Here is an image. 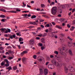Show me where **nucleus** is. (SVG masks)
Listing matches in <instances>:
<instances>
[{
	"instance_id": "obj_35",
	"label": "nucleus",
	"mask_w": 75,
	"mask_h": 75,
	"mask_svg": "<svg viewBox=\"0 0 75 75\" xmlns=\"http://www.w3.org/2000/svg\"><path fill=\"white\" fill-rule=\"evenodd\" d=\"M23 53L24 54H27V53H28V52L27 51H23Z\"/></svg>"
},
{
	"instance_id": "obj_38",
	"label": "nucleus",
	"mask_w": 75,
	"mask_h": 75,
	"mask_svg": "<svg viewBox=\"0 0 75 75\" xmlns=\"http://www.w3.org/2000/svg\"><path fill=\"white\" fill-rule=\"evenodd\" d=\"M41 7L42 8L44 7H45V5L44 4H41Z\"/></svg>"
},
{
	"instance_id": "obj_31",
	"label": "nucleus",
	"mask_w": 75,
	"mask_h": 75,
	"mask_svg": "<svg viewBox=\"0 0 75 75\" xmlns=\"http://www.w3.org/2000/svg\"><path fill=\"white\" fill-rule=\"evenodd\" d=\"M13 68L14 70L17 69V68L16 66H14L13 67Z\"/></svg>"
},
{
	"instance_id": "obj_45",
	"label": "nucleus",
	"mask_w": 75,
	"mask_h": 75,
	"mask_svg": "<svg viewBox=\"0 0 75 75\" xmlns=\"http://www.w3.org/2000/svg\"><path fill=\"white\" fill-rule=\"evenodd\" d=\"M38 37H42V34H41L39 35H38Z\"/></svg>"
},
{
	"instance_id": "obj_32",
	"label": "nucleus",
	"mask_w": 75,
	"mask_h": 75,
	"mask_svg": "<svg viewBox=\"0 0 75 75\" xmlns=\"http://www.w3.org/2000/svg\"><path fill=\"white\" fill-rule=\"evenodd\" d=\"M54 53L56 54H57V55H58V52L57 51H55Z\"/></svg>"
},
{
	"instance_id": "obj_37",
	"label": "nucleus",
	"mask_w": 75,
	"mask_h": 75,
	"mask_svg": "<svg viewBox=\"0 0 75 75\" xmlns=\"http://www.w3.org/2000/svg\"><path fill=\"white\" fill-rule=\"evenodd\" d=\"M63 50H60V52H61L62 54H63L64 52V49H62Z\"/></svg>"
},
{
	"instance_id": "obj_41",
	"label": "nucleus",
	"mask_w": 75,
	"mask_h": 75,
	"mask_svg": "<svg viewBox=\"0 0 75 75\" xmlns=\"http://www.w3.org/2000/svg\"><path fill=\"white\" fill-rule=\"evenodd\" d=\"M34 26H31L29 27H28V28H29L31 29L32 28H34Z\"/></svg>"
},
{
	"instance_id": "obj_47",
	"label": "nucleus",
	"mask_w": 75,
	"mask_h": 75,
	"mask_svg": "<svg viewBox=\"0 0 75 75\" xmlns=\"http://www.w3.org/2000/svg\"><path fill=\"white\" fill-rule=\"evenodd\" d=\"M5 30H6V29L5 28H2V29H1L0 30H1V31H4Z\"/></svg>"
},
{
	"instance_id": "obj_18",
	"label": "nucleus",
	"mask_w": 75,
	"mask_h": 75,
	"mask_svg": "<svg viewBox=\"0 0 75 75\" xmlns=\"http://www.w3.org/2000/svg\"><path fill=\"white\" fill-rule=\"evenodd\" d=\"M41 42L43 44H45V39L44 38H42L41 39Z\"/></svg>"
},
{
	"instance_id": "obj_46",
	"label": "nucleus",
	"mask_w": 75,
	"mask_h": 75,
	"mask_svg": "<svg viewBox=\"0 0 75 75\" xmlns=\"http://www.w3.org/2000/svg\"><path fill=\"white\" fill-rule=\"evenodd\" d=\"M67 27H68V28H70V27H71V26L69 25V24H68L67 25Z\"/></svg>"
},
{
	"instance_id": "obj_36",
	"label": "nucleus",
	"mask_w": 75,
	"mask_h": 75,
	"mask_svg": "<svg viewBox=\"0 0 75 75\" xmlns=\"http://www.w3.org/2000/svg\"><path fill=\"white\" fill-rule=\"evenodd\" d=\"M47 33H45L43 34V35H42V37H45V36H46V35H47Z\"/></svg>"
},
{
	"instance_id": "obj_56",
	"label": "nucleus",
	"mask_w": 75,
	"mask_h": 75,
	"mask_svg": "<svg viewBox=\"0 0 75 75\" xmlns=\"http://www.w3.org/2000/svg\"><path fill=\"white\" fill-rule=\"evenodd\" d=\"M36 40H40V38L38 37H37L36 38Z\"/></svg>"
},
{
	"instance_id": "obj_3",
	"label": "nucleus",
	"mask_w": 75,
	"mask_h": 75,
	"mask_svg": "<svg viewBox=\"0 0 75 75\" xmlns=\"http://www.w3.org/2000/svg\"><path fill=\"white\" fill-rule=\"evenodd\" d=\"M52 63L53 64L56 66V67H61V64H59L58 62H56V61L55 60H53L52 61Z\"/></svg>"
},
{
	"instance_id": "obj_12",
	"label": "nucleus",
	"mask_w": 75,
	"mask_h": 75,
	"mask_svg": "<svg viewBox=\"0 0 75 75\" xmlns=\"http://www.w3.org/2000/svg\"><path fill=\"white\" fill-rule=\"evenodd\" d=\"M29 24H33V25H37V24L35 22H30Z\"/></svg>"
},
{
	"instance_id": "obj_25",
	"label": "nucleus",
	"mask_w": 75,
	"mask_h": 75,
	"mask_svg": "<svg viewBox=\"0 0 75 75\" xmlns=\"http://www.w3.org/2000/svg\"><path fill=\"white\" fill-rule=\"evenodd\" d=\"M14 58V56L13 57H9L8 58V59H9V60H11V59H13Z\"/></svg>"
},
{
	"instance_id": "obj_51",
	"label": "nucleus",
	"mask_w": 75,
	"mask_h": 75,
	"mask_svg": "<svg viewBox=\"0 0 75 75\" xmlns=\"http://www.w3.org/2000/svg\"><path fill=\"white\" fill-rule=\"evenodd\" d=\"M16 11H21V10H19V9H18V8H16Z\"/></svg>"
},
{
	"instance_id": "obj_39",
	"label": "nucleus",
	"mask_w": 75,
	"mask_h": 75,
	"mask_svg": "<svg viewBox=\"0 0 75 75\" xmlns=\"http://www.w3.org/2000/svg\"><path fill=\"white\" fill-rule=\"evenodd\" d=\"M55 4V2H52V3L50 4V6H51V5H54Z\"/></svg>"
},
{
	"instance_id": "obj_59",
	"label": "nucleus",
	"mask_w": 75,
	"mask_h": 75,
	"mask_svg": "<svg viewBox=\"0 0 75 75\" xmlns=\"http://www.w3.org/2000/svg\"><path fill=\"white\" fill-rule=\"evenodd\" d=\"M45 32H46V33H48V29H46L45 30Z\"/></svg>"
},
{
	"instance_id": "obj_2",
	"label": "nucleus",
	"mask_w": 75,
	"mask_h": 75,
	"mask_svg": "<svg viewBox=\"0 0 75 75\" xmlns=\"http://www.w3.org/2000/svg\"><path fill=\"white\" fill-rule=\"evenodd\" d=\"M68 69L71 72H75V68L73 67L71 65L69 66L68 67Z\"/></svg>"
},
{
	"instance_id": "obj_64",
	"label": "nucleus",
	"mask_w": 75,
	"mask_h": 75,
	"mask_svg": "<svg viewBox=\"0 0 75 75\" xmlns=\"http://www.w3.org/2000/svg\"><path fill=\"white\" fill-rule=\"evenodd\" d=\"M73 24H75V20H74L73 21Z\"/></svg>"
},
{
	"instance_id": "obj_9",
	"label": "nucleus",
	"mask_w": 75,
	"mask_h": 75,
	"mask_svg": "<svg viewBox=\"0 0 75 75\" xmlns=\"http://www.w3.org/2000/svg\"><path fill=\"white\" fill-rule=\"evenodd\" d=\"M39 70L40 71V74L39 75H42L43 73H44V71H43V70H42V69L40 68L39 69Z\"/></svg>"
},
{
	"instance_id": "obj_14",
	"label": "nucleus",
	"mask_w": 75,
	"mask_h": 75,
	"mask_svg": "<svg viewBox=\"0 0 75 75\" xmlns=\"http://www.w3.org/2000/svg\"><path fill=\"white\" fill-rule=\"evenodd\" d=\"M7 30H6L5 32V33H10L11 32V30L9 29H7Z\"/></svg>"
},
{
	"instance_id": "obj_26",
	"label": "nucleus",
	"mask_w": 75,
	"mask_h": 75,
	"mask_svg": "<svg viewBox=\"0 0 75 75\" xmlns=\"http://www.w3.org/2000/svg\"><path fill=\"white\" fill-rule=\"evenodd\" d=\"M36 18V16L35 15H33L31 17V18Z\"/></svg>"
},
{
	"instance_id": "obj_57",
	"label": "nucleus",
	"mask_w": 75,
	"mask_h": 75,
	"mask_svg": "<svg viewBox=\"0 0 75 75\" xmlns=\"http://www.w3.org/2000/svg\"><path fill=\"white\" fill-rule=\"evenodd\" d=\"M41 49H42V50H44V47L43 46L41 47Z\"/></svg>"
},
{
	"instance_id": "obj_55",
	"label": "nucleus",
	"mask_w": 75,
	"mask_h": 75,
	"mask_svg": "<svg viewBox=\"0 0 75 75\" xmlns=\"http://www.w3.org/2000/svg\"><path fill=\"white\" fill-rule=\"evenodd\" d=\"M62 25L64 27V26H65L66 25H65V23H63L62 24Z\"/></svg>"
},
{
	"instance_id": "obj_49",
	"label": "nucleus",
	"mask_w": 75,
	"mask_h": 75,
	"mask_svg": "<svg viewBox=\"0 0 75 75\" xmlns=\"http://www.w3.org/2000/svg\"><path fill=\"white\" fill-rule=\"evenodd\" d=\"M68 70V68L66 67H64V70Z\"/></svg>"
},
{
	"instance_id": "obj_1",
	"label": "nucleus",
	"mask_w": 75,
	"mask_h": 75,
	"mask_svg": "<svg viewBox=\"0 0 75 75\" xmlns=\"http://www.w3.org/2000/svg\"><path fill=\"white\" fill-rule=\"evenodd\" d=\"M57 12V8L56 7H53L51 10V13L53 15H55Z\"/></svg>"
},
{
	"instance_id": "obj_52",
	"label": "nucleus",
	"mask_w": 75,
	"mask_h": 75,
	"mask_svg": "<svg viewBox=\"0 0 75 75\" xmlns=\"http://www.w3.org/2000/svg\"><path fill=\"white\" fill-rule=\"evenodd\" d=\"M23 5L24 7H25V6H26V4H25L24 3V2H23Z\"/></svg>"
},
{
	"instance_id": "obj_60",
	"label": "nucleus",
	"mask_w": 75,
	"mask_h": 75,
	"mask_svg": "<svg viewBox=\"0 0 75 75\" xmlns=\"http://www.w3.org/2000/svg\"><path fill=\"white\" fill-rule=\"evenodd\" d=\"M40 27H41L42 28H44V26L43 25H40Z\"/></svg>"
},
{
	"instance_id": "obj_27",
	"label": "nucleus",
	"mask_w": 75,
	"mask_h": 75,
	"mask_svg": "<svg viewBox=\"0 0 75 75\" xmlns=\"http://www.w3.org/2000/svg\"><path fill=\"white\" fill-rule=\"evenodd\" d=\"M0 17L1 18H4L5 17V16L3 15H1L0 16Z\"/></svg>"
},
{
	"instance_id": "obj_23",
	"label": "nucleus",
	"mask_w": 75,
	"mask_h": 75,
	"mask_svg": "<svg viewBox=\"0 0 75 75\" xmlns=\"http://www.w3.org/2000/svg\"><path fill=\"white\" fill-rule=\"evenodd\" d=\"M5 21H7V19L6 18L2 19L1 20V21L2 22H5Z\"/></svg>"
},
{
	"instance_id": "obj_19",
	"label": "nucleus",
	"mask_w": 75,
	"mask_h": 75,
	"mask_svg": "<svg viewBox=\"0 0 75 75\" xmlns=\"http://www.w3.org/2000/svg\"><path fill=\"white\" fill-rule=\"evenodd\" d=\"M0 11H3V12H4V13L6 12V11L4 9H0Z\"/></svg>"
},
{
	"instance_id": "obj_48",
	"label": "nucleus",
	"mask_w": 75,
	"mask_h": 75,
	"mask_svg": "<svg viewBox=\"0 0 75 75\" xmlns=\"http://www.w3.org/2000/svg\"><path fill=\"white\" fill-rule=\"evenodd\" d=\"M16 35L18 36H21V35H20V34H19V33H16Z\"/></svg>"
},
{
	"instance_id": "obj_43",
	"label": "nucleus",
	"mask_w": 75,
	"mask_h": 75,
	"mask_svg": "<svg viewBox=\"0 0 75 75\" xmlns=\"http://www.w3.org/2000/svg\"><path fill=\"white\" fill-rule=\"evenodd\" d=\"M7 49H11V46H8L7 47Z\"/></svg>"
},
{
	"instance_id": "obj_50",
	"label": "nucleus",
	"mask_w": 75,
	"mask_h": 75,
	"mask_svg": "<svg viewBox=\"0 0 75 75\" xmlns=\"http://www.w3.org/2000/svg\"><path fill=\"white\" fill-rule=\"evenodd\" d=\"M52 75H57L56 72H54L52 73Z\"/></svg>"
},
{
	"instance_id": "obj_42",
	"label": "nucleus",
	"mask_w": 75,
	"mask_h": 75,
	"mask_svg": "<svg viewBox=\"0 0 75 75\" xmlns=\"http://www.w3.org/2000/svg\"><path fill=\"white\" fill-rule=\"evenodd\" d=\"M4 49V48L3 47H0V50H3Z\"/></svg>"
},
{
	"instance_id": "obj_15",
	"label": "nucleus",
	"mask_w": 75,
	"mask_h": 75,
	"mask_svg": "<svg viewBox=\"0 0 75 75\" xmlns=\"http://www.w3.org/2000/svg\"><path fill=\"white\" fill-rule=\"evenodd\" d=\"M16 37V35H11L10 37V38H11V39H13V38H15Z\"/></svg>"
},
{
	"instance_id": "obj_33",
	"label": "nucleus",
	"mask_w": 75,
	"mask_h": 75,
	"mask_svg": "<svg viewBox=\"0 0 75 75\" xmlns=\"http://www.w3.org/2000/svg\"><path fill=\"white\" fill-rule=\"evenodd\" d=\"M23 17H27V14H23L22 15Z\"/></svg>"
},
{
	"instance_id": "obj_53",
	"label": "nucleus",
	"mask_w": 75,
	"mask_h": 75,
	"mask_svg": "<svg viewBox=\"0 0 75 75\" xmlns=\"http://www.w3.org/2000/svg\"><path fill=\"white\" fill-rule=\"evenodd\" d=\"M50 57L52 58H54V56L52 55H50Z\"/></svg>"
},
{
	"instance_id": "obj_6",
	"label": "nucleus",
	"mask_w": 75,
	"mask_h": 75,
	"mask_svg": "<svg viewBox=\"0 0 75 75\" xmlns=\"http://www.w3.org/2000/svg\"><path fill=\"white\" fill-rule=\"evenodd\" d=\"M4 61L5 62H6V64H5L6 67H8V66H9V64H8L9 62L8 61V60H7V59H5Z\"/></svg>"
},
{
	"instance_id": "obj_34",
	"label": "nucleus",
	"mask_w": 75,
	"mask_h": 75,
	"mask_svg": "<svg viewBox=\"0 0 75 75\" xmlns=\"http://www.w3.org/2000/svg\"><path fill=\"white\" fill-rule=\"evenodd\" d=\"M33 57L34 59H36V58H37V56L35 55H34L33 56Z\"/></svg>"
},
{
	"instance_id": "obj_21",
	"label": "nucleus",
	"mask_w": 75,
	"mask_h": 75,
	"mask_svg": "<svg viewBox=\"0 0 75 75\" xmlns=\"http://www.w3.org/2000/svg\"><path fill=\"white\" fill-rule=\"evenodd\" d=\"M68 45L69 47H72V43H71L70 42H68Z\"/></svg>"
},
{
	"instance_id": "obj_10",
	"label": "nucleus",
	"mask_w": 75,
	"mask_h": 75,
	"mask_svg": "<svg viewBox=\"0 0 75 75\" xmlns=\"http://www.w3.org/2000/svg\"><path fill=\"white\" fill-rule=\"evenodd\" d=\"M53 67H54V66L53 65H52V64H49L48 65V67L49 68H50V69H53L54 68H53Z\"/></svg>"
},
{
	"instance_id": "obj_30",
	"label": "nucleus",
	"mask_w": 75,
	"mask_h": 75,
	"mask_svg": "<svg viewBox=\"0 0 75 75\" xmlns=\"http://www.w3.org/2000/svg\"><path fill=\"white\" fill-rule=\"evenodd\" d=\"M4 62H3L1 64V66H4Z\"/></svg>"
},
{
	"instance_id": "obj_61",
	"label": "nucleus",
	"mask_w": 75,
	"mask_h": 75,
	"mask_svg": "<svg viewBox=\"0 0 75 75\" xmlns=\"http://www.w3.org/2000/svg\"><path fill=\"white\" fill-rule=\"evenodd\" d=\"M49 64V62H47L46 63V65H48V64Z\"/></svg>"
},
{
	"instance_id": "obj_28",
	"label": "nucleus",
	"mask_w": 75,
	"mask_h": 75,
	"mask_svg": "<svg viewBox=\"0 0 75 75\" xmlns=\"http://www.w3.org/2000/svg\"><path fill=\"white\" fill-rule=\"evenodd\" d=\"M45 27H50V24H47L46 25H45Z\"/></svg>"
},
{
	"instance_id": "obj_17",
	"label": "nucleus",
	"mask_w": 75,
	"mask_h": 75,
	"mask_svg": "<svg viewBox=\"0 0 75 75\" xmlns=\"http://www.w3.org/2000/svg\"><path fill=\"white\" fill-rule=\"evenodd\" d=\"M55 27L56 28H59V29H62V28L61 27H60L59 26V25H56L55 26Z\"/></svg>"
},
{
	"instance_id": "obj_54",
	"label": "nucleus",
	"mask_w": 75,
	"mask_h": 75,
	"mask_svg": "<svg viewBox=\"0 0 75 75\" xmlns=\"http://www.w3.org/2000/svg\"><path fill=\"white\" fill-rule=\"evenodd\" d=\"M41 27H39V28H38L37 30H41Z\"/></svg>"
},
{
	"instance_id": "obj_29",
	"label": "nucleus",
	"mask_w": 75,
	"mask_h": 75,
	"mask_svg": "<svg viewBox=\"0 0 75 75\" xmlns=\"http://www.w3.org/2000/svg\"><path fill=\"white\" fill-rule=\"evenodd\" d=\"M60 40L61 42H64V39H60Z\"/></svg>"
},
{
	"instance_id": "obj_8",
	"label": "nucleus",
	"mask_w": 75,
	"mask_h": 75,
	"mask_svg": "<svg viewBox=\"0 0 75 75\" xmlns=\"http://www.w3.org/2000/svg\"><path fill=\"white\" fill-rule=\"evenodd\" d=\"M22 61L23 64H25V62L27 61V59L25 57H23L22 59Z\"/></svg>"
},
{
	"instance_id": "obj_11",
	"label": "nucleus",
	"mask_w": 75,
	"mask_h": 75,
	"mask_svg": "<svg viewBox=\"0 0 75 75\" xmlns=\"http://www.w3.org/2000/svg\"><path fill=\"white\" fill-rule=\"evenodd\" d=\"M6 69H8V72H10V70H12V69L11 67V66H10L8 67Z\"/></svg>"
},
{
	"instance_id": "obj_4",
	"label": "nucleus",
	"mask_w": 75,
	"mask_h": 75,
	"mask_svg": "<svg viewBox=\"0 0 75 75\" xmlns=\"http://www.w3.org/2000/svg\"><path fill=\"white\" fill-rule=\"evenodd\" d=\"M68 51L70 55L72 56V55H73V54H72L71 50V49H67L66 50V51H65V52H68Z\"/></svg>"
},
{
	"instance_id": "obj_7",
	"label": "nucleus",
	"mask_w": 75,
	"mask_h": 75,
	"mask_svg": "<svg viewBox=\"0 0 75 75\" xmlns=\"http://www.w3.org/2000/svg\"><path fill=\"white\" fill-rule=\"evenodd\" d=\"M48 70L46 69H45L44 70V74L45 75H46L48 74Z\"/></svg>"
},
{
	"instance_id": "obj_13",
	"label": "nucleus",
	"mask_w": 75,
	"mask_h": 75,
	"mask_svg": "<svg viewBox=\"0 0 75 75\" xmlns=\"http://www.w3.org/2000/svg\"><path fill=\"white\" fill-rule=\"evenodd\" d=\"M38 61H39V62H40V61H42V60L41 59V57L39 56L38 57Z\"/></svg>"
},
{
	"instance_id": "obj_24",
	"label": "nucleus",
	"mask_w": 75,
	"mask_h": 75,
	"mask_svg": "<svg viewBox=\"0 0 75 75\" xmlns=\"http://www.w3.org/2000/svg\"><path fill=\"white\" fill-rule=\"evenodd\" d=\"M38 46L39 47V46H40V47H42L43 45L41 43H39L38 44Z\"/></svg>"
},
{
	"instance_id": "obj_40",
	"label": "nucleus",
	"mask_w": 75,
	"mask_h": 75,
	"mask_svg": "<svg viewBox=\"0 0 75 75\" xmlns=\"http://www.w3.org/2000/svg\"><path fill=\"white\" fill-rule=\"evenodd\" d=\"M24 53L23 52L21 53V56H23V55H24Z\"/></svg>"
},
{
	"instance_id": "obj_5",
	"label": "nucleus",
	"mask_w": 75,
	"mask_h": 75,
	"mask_svg": "<svg viewBox=\"0 0 75 75\" xmlns=\"http://www.w3.org/2000/svg\"><path fill=\"white\" fill-rule=\"evenodd\" d=\"M34 40L31 39L30 40H29V42L31 45H34Z\"/></svg>"
},
{
	"instance_id": "obj_20",
	"label": "nucleus",
	"mask_w": 75,
	"mask_h": 75,
	"mask_svg": "<svg viewBox=\"0 0 75 75\" xmlns=\"http://www.w3.org/2000/svg\"><path fill=\"white\" fill-rule=\"evenodd\" d=\"M23 40H24L23 39V38H20L19 39V42H21V41H23Z\"/></svg>"
},
{
	"instance_id": "obj_63",
	"label": "nucleus",
	"mask_w": 75,
	"mask_h": 75,
	"mask_svg": "<svg viewBox=\"0 0 75 75\" xmlns=\"http://www.w3.org/2000/svg\"><path fill=\"white\" fill-rule=\"evenodd\" d=\"M75 11V8L73 9L72 10V12L73 13V12H74Z\"/></svg>"
},
{
	"instance_id": "obj_22",
	"label": "nucleus",
	"mask_w": 75,
	"mask_h": 75,
	"mask_svg": "<svg viewBox=\"0 0 75 75\" xmlns=\"http://www.w3.org/2000/svg\"><path fill=\"white\" fill-rule=\"evenodd\" d=\"M65 20L63 18H62L61 19H60V22H64Z\"/></svg>"
},
{
	"instance_id": "obj_44",
	"label": "nucleus",
	"mask_w": 75,
	"mask_h": 75,
	"mask_svg": "<svg viewBox=\"0 0 75 75\" xmlns=\"http://www.w3.org/2000/svg\"><path fill=\"white\" fill-rule=\"evenodd\" d=\"M17 46L18 47L19 49H20L21 48V46L20 45H17Z\"/></svg>"
},
{
	"instance_id": "obj_62",
	"label": "nucleus",
	"mask_w": 75,
	"mask_h": 75,
	"mask_svg": "<svg viewBox=\"0 0 75 75\" xmlns=\"http://www.w3.org/2000/svg\"><path fill=\"white\" fill-rule=\"evenodd\" d=\"M58 17H61V15L59 14L57 16Z\"/></svg>"
},
{
	"instance_id": "obj_58",
	"label": "nucleus",
	"mask_w": 75,
	"mask_h": 75,
	"mask_svg": "<svg viewBox=\"0 0 75 75\" xmlns=\"http://www.w3.org/2000/svg\"><path fill=\"white\" fill-rule=\"evenodd\" d=\"M52 24H53V25H55L56 24L54 22H52Z\"/></svg>"
},
{
	"instance_id": "obj_16",
	"label": "nucleus",
	"mask_w": 75,
	"mask_h": 75,
	"mask_svg": "<svg viewBox=\"0 0 75 75\" xmlns=\"http://www.w3.org/2000/svg\"><path fill=\"white\" fill-rule=\"evenodd\" d=\"M7 12L8 13H16L17 11H7Z\"/></svg>"
}]
</instances>
